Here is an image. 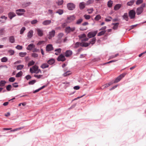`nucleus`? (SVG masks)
Returning <instances> with one entry per match:
<instances>
[{
	"label": "nucleus",
	"instance_id": "nucleus-50",
	"mask_svg": "<svg viewBox=\"0 0 146 146\" xmlns=\"http://www.w3.org/2000/svg\"><path fill=\"white\" fill-rule=\"evenodd\" d=\"M143 0H137L136 3V4L137 5H139L142 3Z\"/></svg>",
	"mask_w": 146,
	"mask_h": 146
},
{
	"label": "nucleus",
	"instance_id": "nucleus-33",
	"mask_svg": "<svg viewBox=\"0 0 146 146\" xmlns=\"http://www.w3.org/2000/svg\"><path fill=\"white\" fill-rule=\"evenodd\" d=\"M64 12V11L62 9H58L56 12V13H58L60 15L62 14Z\"/></svg>",
	"mask_w": 146,
	"mask_h": 146
},
{
	"label": "nucleus",
	"instance_id": "nucleus-2",
	"mask_svg": "<svg viewBox=\"0 0 146 146\" xmlns=\"http://www.w3.org/2000/svg\"><path fill=\"white\" fill-rule=\"evenodd\" d=\"M88 44L87 42H77L74 44V48H75L78 47L80 46L82 47H86L88 46Z\"/></svg>",
	"mask_w": 146,
	"mask_h": 146
},
{
	"label": "nucleus",
	"instance_id": "nucleus-8",
	"mask_svg": "<svg viewBox=\"0 0 146 146\" xmlns=\"http://www.w3.org/2000/svg\"><path fill=\"white\" fill-rule=\"evenodd\" d=\"M68 9L70 10H73L75 7V5L72 3H69L67 4Z\"/></svg>",
	"mask_w": 146,
	"mask_h": 146
},
{
	"label": "nucleus",
	"instance_id": "nucleus-28",
	"mask_svg": "<svg viewBox=\"0 0 146 146\" xmlns=\"http://www.w3.org/2000/svg\"><path fill=\"white\" fill-rule=\"evenodd\" d=\"M55 62V60L54 59H51L47 61V63L50 65L53 64Z\"/></svg>",
	"mask_w": 146,
	"mask_h": 146
},
{
	"label": "nucleus",
	"instance_id": "nucleus-41",
	"mask_svg": "<svg viewBox=\"0 0 146 146\" xmlns=\"http://www.w3.org/2000/svg\"><path fill=\"white\" fill-rule=\"evenodd\" d=\"M4 28H0V35H2L4 34L5 29Z\"/></svg>",
	"mask_w": 146,
	"mask_h": 146
},
{
	"label": "nucleus",
	"instance_id": "nucleus-35",
	"mask_svg": "<svg viewBox=\"0 0 146 146\" xmlns=\"http://www.w3.org/2000/svg\"><path fill=\"white\" fill-rule=\"evenodd\" d=\"M94 2L93 0H89L86 2V5H88L91 4L93 3Z\"/></svg>",
	"mask_w": 146,
	"mask_h": 146
},
{
	"label": "nucleus",
	"instance_id": "nucleus-37",
	"mask_svg": "<svg viewBox=\"0 0 146 146\" xmlns=\"http://www.w3.org/2000/svg\"><path fill=\"white\" fill-rule=\"evenodd\" d=\"M23 74V72L21 71L19 72L16 75V77L18 78L21 77Z\"/></svg>",
	"mask_w": 146,
	"mask_h": 146
},
{
	"label": "nucleus",
	"instance_id": "nucleus-18",
	"mask_svg": "<svg viewBox=\"0 0 146 146\" xmlns=\"http://www.w3.org/2000/svg\"><path fill=\"white\" fill-rule=\"evenodd\" d=\"M86 5V4L84 2H82L80 3L79 5L80 9H84Z\"/></svg>",
	"mask_w": 146,
	"mask_h": 146
},
{
	"label": "nucleus",
	"instance_id": "nucleus-3",
	"mask_svg": "<svg viewBox=\"0 0 146 146\" xmlns=\"http://www.w3.org/2000/svg\"><path fill=\"white\" fill-rule=\"evenodd\" d=\"M75 29V28L74 27H71L70 26L66 27L65 29V32L68 34L71 32L74 31Z\"/></svg>",
	"mask_w": 146,
	"mask_h": 146
},
{
	"label": "nucleus",
	"instance_id": "nucleus-57",
	"mask_svg": "<svg viewBox=\"0 0 146 146\" xmlns=\"http://www.w3.org/2000/svg\"><path fill=\"white\" fill-rule=\"evenodd\" d=\"M36 82V81L35 80H32L29 82V84L30 85H32L34 84Z\"/></svg>",
	"mask_w": 146,
	"mask_h": 146
},
{
	"label": "nucleus",
	"instance_id": "nucleus-39",
	"mask_svg": "<svg viewBox=\"0 0 146 146\" xmlns=\"http://www.w3.org/2000/svg\"><path fill=\"white\" fill-rule=\"evenodd\" d=\"M5 83V81L3 80L1 81L0 82V86L1 87L4 86Z\"/></svg>",
	"mask_w": 146,
	"mask_h": 146
},
{
	"label": "nucleus",
	"instance_id": "nucleus-36",
	"mask_svg": "<svg viewBox=\"0 0 146 146\" xmlns=\"http://www.w3.org/2000/svg\"><path fill=\"white\" fill-rule=\"evenodd\" d=\"M106 32V31L105 30L102 31L98 33V36H101V35H104L105 33Z\"/></svg>",
	"mask_w": 146,
	"mask_h": 146
},
{
	"label": "nucleus",
	"instance_id": "nucleus-38",
	"mask_svg": "<svg viewBox=\"0 0 146 146\" xmlns=\"http://www.w3.org/2000/svg\"><path fill=\"white\" fill-rule=\"evenodd\" d=\"M1 60L2 62H6L7 61L8 59L6 57H4L2 58Z\"/></svg>",
	"mask_w": 146,
	"mask_h": 146
},
{
	"label": "nucleus",
	"instance_id": "nucleus-27",
	"mask_svg": "<svg viewBox=\"0 0 146 146\" xmlns=\"http://www.w3.org/2000/svg\"><path fill=\"white\" fill-rule=\"evenodd\" d=\"M96 41V38H94L91 39V41L89 43H87L88 44V46L90 44H92V45L93 44L95 43Z\"/></svg>",
	"mask_w": 146,
	"mask_h": 146
},
{
	"label": "nucleus",
	"instance_id": "nucleus-31",
	"mask_svg": "<svg viewBox=\"0 0 146 146\" xmlns=\"http://www.w3.org/2000/svg\"><path fill=\"white\" fill-rule=\"evenodd\" d=\"M113 1L111 0L109 1L108 2V6L109 7H112L113 5Z\"/></svg>",
	"mask_w": 146,
	"mask_h": 146
},
{
	"label": "nucleus",
	"instance_id": "nucleus-30",
	"mask_svg": "<svg viewBox=\"0 0 146 146\" xmlns=\"http://www.w3.org/2000/svg\"><path fill=\"white\" fill-rule=\"evenodd\" d=\"M112 25H114V26L113 27V29L114 30H116L117 28V27L119 25V23H113Z\"/></svg>",
	"mask_w": 146,
	"mask_h": 146
},
{
	"label": "nucleus",
	"instance_id": "nucleus-4",
	"mask_svg": "<svg viewBox=\"0 0 146 146\" xmlns=\"http://www.w3.org/2000/svg\"><path fill=\"white\" fill-rule=\"evenodd\" d=\"M64 34L62 33H59L57 35V39L56 40V42L58 43H60L62 42V37L64 36Z\"/></svg>",
	"mask_w": 146,
	"mask_h": 146
},
{
	"label": "nucleus",
	"instance_id": "nucleus-45",
	"mask_svg": "<svg viewBox=\"0 0 146 146\" xmlns=\"http://www.w3.org/2000/svg\"><path fill=\"white\" fill-rule=\"evenodd\" d=\"M35 63V62L33 60L30 61L28 64V66H30L33 65Z\"/></svg>",
	"mask_w": 146,
	"mask_h": 146
},
{
	"label": "nucleus",
	"instance_id": "nucleus-25",
	"mask_svg": "<svg viewBox=\"0 0 146 146\" xmlns=\"http://www.w3.org/2000/svg\"><path fill=\"white\" fill-rule=\"evenodd\" d=\"M135 2V0H131L127 3V5L128 6H131L133 5Z\"/></svg>",
	"mask_w": 146,
	"mask_h": 146
},
{
	"label": "nucleus",
	"instance_id": "nucleus-40",
	"mask_svg": "<svg viewBox=\"0 0 146 146\" xmlns=\"http://www.w3.org/2000/svg\"><path fill=\"white\" fill-rule=\"evenodd\" d=\"M27 54V53L25 52H21L19 53V55L21 57H24Z\"/></svg>",
	"mask_w": 146,
	"mask_h": 146
},
{
	"label": "nucleus",
	"instance_id": "nucleus-32",
	"mask_svg": "<svg viewBox=\"0 0 146 146\" xmlns=\"http://www.w3.org/2000/svg\"><path fill=\"white\" fill-rule=\"evenodd\" d=\"M24 67L23 65H19L17 66L16 69L17 70H21Z\"/></svg>",
	"mask_w": 146,
	"mask_h": 146
},
{
	"label": "nucleus",
	"instance_id": "nucleus-42",
	"mask_svg": "<svg viewBox=\"0 0 146 146\" xmlns=\"http://www.w3.org/2000/svg\"><path fill=\"white\" fill-rule=\"evenodd\" d=\"M101 16L100 15H98L94 19L96 21H98L101 19Z\"/></svg>",
	"mask_w": 146,
	"mask_h": 146
},
{
	"label": "nucleus",
	"instance_id": "nucleus-20",
	"mask_svg": "<svg viewBox=\"0 0 146 146\" xmlns=\"http://www.w3.org/2000/svg\"><path fill=\"white\" fill-rule=\"evenodd\" d=\"M72 52L71 50H67L65 53V56L66 57H69L72 54Z\"/></svg>",
	"mask_w": 146,
	"mask_h": 146
},
{
	"label": "nucleus",
	"instance_id": "nucleus-24",
	"mask_svg": "<svg viewBox=\"0 0 146 146\" xmlns=\"http://www.w3.org/2000/svg\"><path fill=\"white\" fill-rule=\"evenodd\" d=\"M51 23V20H47L44 21L42 23L43 25H46L50 24Z\"/></svg>",
	"mask_w": 146,
	"mask_h": 146
},
{
	"label": "nucleus",
	"instance_id": "nucleus-55",
	"mask_svg": "<svg viewBox=\"0 0 146 146\" xmlns=\"http://www.w3.org/2000/svg\"><path fill=\"white\" fill-rule=\"evenodd\" d=\"M11 88V86L10 85H9L6 87V89L8 91H10Z\"/></svg>",
	"mask_w": 146,
	"mask_h": 146
},
{
	"label": "nucleus",
	"instance_id": "nucleus-63",
	"mask_svg": "<svg viewBox=\"0 0 146 146\" xmlns=\"http://www.w3.org/2000/svg\"><path fill=\"white\" fill-rule=\"evenodd\" d=\"M0 18L1 19H4V20L5 21H6V20L7 19V17H5V16H1L0 17Z\"/></svg>",
	"mask_w": 146,
	"mask_h": 146
},
{
	"label": "nucleus",
	"instance_id": "nucleus-29",
	"mask_svg": "<svg viewBox=\"0 0 146 146\" xmlns=\"http://www.w3.org/2000/svg\"><path fill=\"white\" fill-rule=\"evenodd\" d=\"M48 66L49 65L47 64L44 63L41 65L40 67L43 69H44L48 67Z\"/></svg>",
	"mask_w": 146,
	"mask_h": 146
},
{
	"label": "nucleus",
	"instance_id": "nucleus-23",
	"mask_svg": "<svg viewBox=\"0 0 146 146\" xmlns=\"http://www.w3.org/2000/svg\"><path fill=\"white\" fill-rule=\"evenodd\" d=\"M9 39L10 42L11 43H13L15 42V39L14 36H10Z\"/></svg>",
	"mask_w": 146,
	"mask_h": 146
},
{
	"label": "nucleus",
	"instance_id": "nucleus-7",
	"mask_svg": "<svg viewBox=\"0 0 146 146\" xmlns=\"http://www.w3.org/2000/svg\"><path fill=\"white\" fill-rule=\"evenodd\" d=\"M98 32L97 31H95L94 32H91L88 33V36L89 38L93 37L95 36Z\"/></svg>",
	"mask_w": 146,
	"mask_h": 146
},
{
	"label": "nucleus",
	"instance_id": "nucleus-59",
	"mask_svg": "<svg viewBox=\"0 0 146 146\" xmlns=\"http://www.w3.org/2000/svg\"><path fill=\"white\" fill-rule=\"evenodd\" d=\"M42 75H37L35 74L34 75V76L36 78L38 79L41 78V77H42Z\"/></svg>",
	"mask_w": 146,
	"mask_h": 146
},
{
	"label": "nucleus",
	"instance_id": "nucleus-10",
	"mask_svg": "<svg viewBox=\"0 0 146 146\" xmlns=\"http://www.w3.org/2000/svg\"><path fill=\"white\" fill-rule=\"evenodd\" d=\"M113 82H110L108 84H106L105 85H102V86H101L100 87V89L102 90H103L104 89L106 88L109 86H110L112 84H113Z\"/></svg>",
	"mask_w": 146,
	"mask_h": 146
},
{
	"label": "nucleus",
	"instance_id": "nucleus-49",
	"mask_svg": "<svg viewBox=\"0 0 146 146\" xmlns=\"http://www.w3.org/2000/svg\"><path fill=\"white\" fill-rule=\"evenodd\" d=\"M15 80V79L14 77H11L9 78V81L11 82H13Z\"/></svg>",
	"mask_w": 146,
	"mask_h": 146
},
{
	"label": "nucleus",
	"instance_id": "nucleus-51",
	"mask_svg": "<svg viewBox=\"0 0 146 146\" xmlns=\"http://www.w3.org/2000/svg\"><path fill=\"white\" fill-rule=\"evenodd\" d=\"M82 21L83 19H80L77 21L76 24L78 25L82 23Z\"/></svg>",
	"mask_w": 146,
	"mask_h": 146
},
{
	"label": "nucleus",
	"instance_id": "nucleus-13",
	"mask_svg": "<svg viewBox=\"0 0 146 146\" xmlns=\"http://www.w3.org/2000/svg\"><path fill=\"white\" fill-rule=\"evenodd\" d=\"M75 18V17L74 15H72L68 17L67 18L68 22L70 23L74 20Z\"/></svg>",
	"mask_w": 146,
	"mask_h": 146
},
{
	"label": "nucleus",
	"instance_id": "nucleus-47",
	"mask_svg": "<svg viewBox=\"0 0 146 146\" xmlns=\"http://www.w3.org/2000/svg\"><path fill=\"white\" fill-rule=\"evenodd\" d=\"M112 19V18L111 17H108L107 18H106L105 19V20L106 21L109 22L110 21L111 19Z\"/></svg>",
	"mask_w": 146,
	"mask_h": 146
},
{
	"label": "nucleus",
	"instance_id": "nucleus-48",
	"mask_svg": "<svg viewBox=\"0 0 146 146\" xmlns=\"http://www.w3.org/2000/svg\"><path fill=\"white\" fill-rule=\"evenodd\" d=\"M25 29V28L24 27H23L20 31V34H22Z\"/></svg>",
	"mask_w": 146,
	"mask_h": 146
},
{
	"label": "nucleus",
	"instance_id": "nucleus-5",
	"mask_svg": "<svg viewBox=\"0 0 146 146\" xmlns=\"http://www.w3.org/2000/svg\"><path fill=\"white\" fill-rule=\"evenodd\" d=\"M129 15L131 19L134 18L135 15V11L133 10H130L129 13Z\"/></svg>",
	"mask_w": 146,
	"mask_h": 146
},
{
	"label": "nucleus",
	"instance_id": "nucleus-61",
	"mask_svg": "<svg viewBox=\"0 0 146 146\" xmlns=\"http://www.w3.org/2000/svg\"><path fill=\"white\" fill-rule=\"evenodd\" d=\"M118 55H119V54H115V55H112L110 57V59L116 57L118 56Z\"/></svg>",
	"mask_w": 146,
	"mask_h": 146
},
{
	"label": "nucleus",
	"instance_id": "nucleus-19",
	"mask_svg": "<svg viewBox=\"0 0 146 146\" xmlns=\"http://www.w3.org/2000/svg\"><path fill=\"white\" fill-rule=\"evenodd\" d=\"M35 47V45L33 43H31L29 45L27 48V49L28 50H31Z\"/></svg>",
	"mask_w": 146,
	"mask_h": 146
},
{
	"label": "nucleus",
	"instance_id": "nucleus-44",
	"mask_svg": "<svg viewBox=\"0 0 146 146\" xmlns=\"http://www.w3.org/2000/svg\"><path fill=\"white\" fill-rule=\"evenodd\" d=\"M63 0H59L58 2H56L57 4L58 5H60L63 4Z\"/></svg>",
	"mask_w": 146,
	"mask_h": 146
},
{
	"label": "nucleus",
	"instance_id": "nucleus-14",
	"mask_svg": "<svg viewBox=\"0 0 146 146\" xmlns=\"http://www.w3.org/2000/svg\"><path fill=\"white\" fill-rule=\"evenodd\" d=\"M66 60V58L63 54H61L57 58V60L58 61H64Z\"/></svg>",
	"mask_w": 146,
	"mask_h": 146
},
{
	"label": "nucleus",
	"instance_id": "nucleus-16",
	"mask_svg": "<svg viewBox=\"0 0 146 146\" xmlns=\"http://www.w3.org/2000/svg\"><path fill=\"white\" fill-rule=\"evenodd\" d=\"M53 48L52 45L49 44L48 45L46 48V50L47 51H50L53 50Z\"/></svg>",
	"mask_w": 146,
	"mask_h": 146
},
{
	"label": "nucleus",
	"instance_id": "nucleus-43",
	"mask_svg": "<svg viewBox=\"0 0 146 146\" xmlns=\"http://www.w3.org/2000/svg\"><path fill=\"white\" fill-rule=\"evenodd\" d=\"M84 17L87 20L91 18V16L90 15H84Z\"/></svg>",
	"mask_w": 146,
	"mask_h": 146
},
{
	"label": "nucleus",
	"instance_id": "nucleus-6",
	"mask_svg": "<svg viewBox=\"0 0 146 146\" xmlns=\"http://www.w3.org/2000/svg\"><path fill=\"white\" fill-rule=\"evenodd\" d=\"M16 13L19 16L24 15V13L25 12V10L24 9H19L16 10Z\"/></svg>",
	"mask_w": 146,
	"mask_h": 146
},
{
	"label": "nucleus",
	"instance_id": "nucleus-60",
	"mask_svg": "<svg viewBox=\"0 0 146 146\" xmlns=\"http://www.w3.org/2000/svg\"><path fill=\"white\" fill-rule=\"evenodd\" d=\"M70 71H67L65 73L63 74V76H67L69 75L70 74V73H68Z\"/></svg>",
	"mask_w": 146,
	"mask_h": 146
},
{
	"label": "nucleus",
	"instance_id": "nucleus-64",
	"mask_svg": "<svg viewBox=\"0 0 146 146\" xmlns=\"http://www.w3.org/2000/svg\"><path fill=\"white\" fill-rule=\"evenodd\" d=\"M31 76L30 75H27L25 77L26 78L27 80H28L31 79Z\"/></svg>",
	"mask_w": 146,
	"mask_h": 146
},
{
	"label": "nucleus",
	"instance_id": "nucleus-21",
	"mask_svg": "<svg viewBox=\"0 0 146 146\" xmlns=\"http://www.w3.org/2000/svg\"><path fill=\"white\" fill-rule=\"evenodd\" d=\"M122 5L120 4H116L114 7V9L116 11L119 9L121 7Z\"/></svg>",
	"mask_w": 146,
	"mask_h": 146
},
{
	"label": "nucleus",
	"instance_id": "nucleus-34",
	"mask_svg": "<svg viewBox=\"0 0 146 146\" xmlns=\"http://www.w3.org/2000/svg\"><path fill=\"white\" fill-rule=\"evenodd\" d=\"M123 17L124 19H125L126 21H128V16L127 13H125L123 16Z\"/></svg>",
	"mask_w": 146,
	"mask_h": 146
},
{
	"label": "nucleus",
	"instance_id": "nucleus-53",
	"mask_svg": "<svg viewBox=\"0 0 146 146\" xmlns=\"http://www.w3.org/2000/svg\"><path fill=\"white\" fill-rule=\"evenodd\" d=\"M8 52L11 55H13L15 53V51L14 50H9L8 51Z\"/></svg>",
	"mask_w": 146,
	"mask_h": 146
},
{
	"label": "nucleus",
	"instance_id": "nucleus-56",
	"mask_svg": "<svg viewBox=\"0 0 146 146\" xmlns=\"http://www.w3.org/2000/svg\"><path fill=\"white\" fill-rule=\"evenodd\" d=\"M87 11H88V13L89 14H90L92 13L94 11L93 8H92L90 9H88Z\"/></svg>",
	"mask_w": 146,
	"mask_h": 146
},
{
	"label": "nucleus",
	"instance_id": "nucleus-62",
	"mask_svg": "<svg viewBox=\"0 0 146 146\" xmlns=\"http://www.w3.org/2000/svg\"><path fill=\"white\" fill-rule=\"evenodd\" d=\"M48 13L51 15H54V14H53V11L51 9H49L48 10Z\"/></svg>",
	"mask_w": 146,
	"mask_h": 146
},
{
	"label": "nucleus",
	"instance_id": "nucleus-26",
	"mask_svg": "<svg viewBox=\"0 0 146 146\" xmlns=\"http://www.w3.org/2000/svg\"><path fill=\"white\" fill-rule=\"evenodd\" d=\"M61 49L60 48H59L58 49H56L54 51L55 52H56L55 53V54L56 55H58L59 54H60L61 52Z\"/></svg>",
	"mask_w": 146,
	"mask_h": 146
},
{
	"label": "nucleus",
	"instance_id": "nucleus-1",
	"mask_svg": "<svg viewBox=\"0 0 146 146\" xmlns=\"http://www.w3.org/2000/svg\"><path fill=\"white\" fill-rule=\"evenodd\" d=\"M30 71L32 73H33L36 74H38L39 73H41V70L38 69V66L36 65L33 66L32 68H31L30 69Z\"/></svg>",
	"mask_w": 146,
	"mask_h": 146
},
{
	"label": "nucleus",
	"instance_id": "nucleus-15",
	"mask_svg": "<svg viewBox=\"0 0 146 146\" xmlns=\"http://www.w3.org/2000/svg\"><path fill=\"white\" fill-rule=\"evenodd\" d=\"M143 11V9L142 7H138L136 10V13L137 15H139L141 14Z\"/></svg>",
	"mask_w": 146,
	"mask_h": 146
},
{
	"label": "nucleus",
	"instance_id": "nucleus-11",
	"mask_svg": "<svg viewBox=\"0 0 146 146\" xmlns=\"http://www.w3.org/2000/svg\"><path fill=\"white\" fill-rule=\"evenodd\" d=\"M125 75V74H122L119 75L117 78H116L114 82V83H116L119 82L122 78H123Z\"/></svg>",
	"mask_w": 146,
	"mask_h": 146
},
{
	"label": "nucleus",
	"instance_id": "nucleus-52",
	"mask_svg": "<svg viewBox=\"0 0 146 146\" xmlns=\"http://www.w3.org/2000/svg\"><path fill=\"white\" fill-rule=\"evenodd\" d=\"M38 21L37 20L35 19L32 21L31 22V23L32 25L35 24L37 23Z\"/></svg>",
	"mask_w": 146,
	"mask_h": 146
},
{
	"label": "nucleus",
	"instance_id": "nucleus-17",
	"mask_svg": "<svg viewBox=\"0 0 146 146\" xmlns=\"http://www.w3.org/2000/svg\"><path fill=\"white\" fill-rule=\"evenodd\" d=\"M8 17L10 19H11L12 18L16 16L15 14L13 12H10L8 14Z\"/></svg>",
	"mask_w": 146,
	"mask_h": 146
},
{
	"label": "nucleus",
	"instance_id": "nucleus-22",
	"mask_svg": "<svg viewBox=\"0 0 146 146\" xmlns=\"http://www.w3.org/2000/svg\"><path fill=\"white\" fill-rule=\"evenodd\" d=\"M33 31L32 30H31L28 33L27 37L29 38H31L33 36Z\"/></svg>",
	"mask_w": 146,
	"mask_h": 146
},
{
	"label": "nucleus",
	"instance_id": "nucleus-12",
	"mask_svg": "<svg viewBox=\"0 0 146 146\" xmlns=\"http://www.w3.org/2000/svg\"><path fill=\"white\" fill-rule=\"evenodd\" d=\"M36 31L37 32L38 35L40 36H42L43 34V31L42 30L39 28H37L36 29Z\"/></svg>",
	"mask_w": 146,
	"mask_h": 146
},
{
	"label": "nucleus",
	"instance_id": "nucleus-46",
	"mask_svg": "<svg viewBox=\"0 0 146 146\" xmlns=\"http://www.w3.org/2000/svg\"><path fill=\"white\" fill-rule=\"evenodd\" d=\"M23 127H19V128H16V129H14L13 130H11V131L14 132V131H16L18 130H20L23 129Z\"/></svg>",
	"mask_w": 146,
	"mask_h": 146
},
{
	"label": "nucleus",
	"instance_id": "nucleus-58",
	"mask_svg": "<svg viewBox=\"0 0 146 146\" xmlns=\"http://www.w3.org/2000/svg\"><path fill=\"white\" fill-rule=\"evenodd\" d=\"M32 56L34 58H36L38 57V54L36 53H33L32 54Z\"/></svg>",
	"mask_w": 146,
	"mask_h": 146
},
{
	"label": "nucleus",
	"instance_id": "nucleus-54",
	"mask_svg": "<svg viewBox=\"0 0 146 146\" xmlns=\"http://www.w3.org/2000/svg\"><path fill=\"white\" fill-rule=\"evenodd\" d=\"M15 48L18 50H21L22 49L23 46H22L18 45L15 47Z\"/></svg>",
	"mask_w": 146,
	"mask_h": 146
},
{
	"label": "nucleus",
	"instance_id": "nucleus-9",
	"mask_svg": "<svg viewBox=\"0 0 146 146\" xmlns=\"http://www.w3.org/2000/svg\"><path fill=\"white\" fill-rule=\"evenodd\" d=\"M55 31L54 30H52L51 31L49 32L48 38L51 39L52 37H54L55 35Z\"/></svg>",
	"mask_w": 146,
	"mask_h": 146
}]
</instances>
